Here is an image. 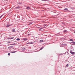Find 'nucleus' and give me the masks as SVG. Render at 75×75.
<instances>
[{
	"label": "nucleus",
	"mask_w": 75,
	"mask_h": 75,
	"mask_svg": "<svg viewBox=\"0 0 75 75\" xmlns=\"http://www.w3.org/2000/svg\"><path fill=\"white\" fill-rule=\"evenodd\" d=\"M12 25H10V24H8L6 26V27H11Z\"/></svg>",
	"instance_id": "obj_1"
},
{
	"label": "nucleus",
	"mask_w": 75,
	"mask_h": 75,
	"mask_svg": "<svg viewBox=\"0 0 75 75\" xmlns=\"http://www.w3.org/2000/svg\"><path fill=\"white\" fill-rule=\"evenodd\" d=\"M26 9V10H30V9H31V7L30 6H27Z\"/></svg>",
	"instance_id": "obj_2"
},
{
	"label": "nucleus",
	"mask_w": 75,
	"mask_h": 75,
	"mask_svg": "<svg viewBox=\"0 0 75 75\" xmlns=\"http://www.w3.org/2000/svg\"><path fill=\"white\" fill-rule=\"evenodd\" d=\"M34 44V42H29L27 43V44Z\"/></svg>",
	"instance_id": "obj_3"
},
{
	"label": "nucleus",
	"mask_w": 75,
	"mask_h": 75,
	"mask_svg": "<svg viewBox=\"0 0 75 75\" xmlns=\"http://www.w3.org/2000/svg\"><path fill=\"white\" fill-rule=\"evenodd\" d=\"M70 53H71V54H75V52H72L71 51L70 52Z\"/></svg>",
	"instance_id": "obj_4"
},
{
	"label": "nucleus",
	"mask_w": 75,
	"mask_h": 75,
	"mask_svg": "<svg viewBox=\"0 0 75 75\" xmlns=\"http://www.w3.org/2000/svg\"><path fill=\"white\" fill-rule=\"evenodd\" d=\"M71 43H72V45H75V42H71Z\"/></svg>",
	"instance_id": "obj_5"
},
{
	"label": "nucleus",
	"mask_w": 75,
	"mask_h": 75,
	"mask_svg": "<svg viewBox=\"0 0 75 75\" xmlns=\"http://www.w3.org/2000/svg\"><path fill=\"white\" fill-rule=\"evenodd\" d=\"M10 48H13V46H10L9 47H8V49H10Z\"/></svg>",
	"instance_id": "obj_6"
},
{
	"label": "nucleus",
	"mask_w": 75,
	"mask_h": 75,
	"mask_svg": "<svg viewBox=\"0 0 75 75\" xmlns=\"http://www.w3.org/2000/svg\"><path fill=\"white\" fill-rule=\"evenodd\" d=\"M27 40V38H23V40H24V41H26Z\"/></svg>",
	"instance_id": "obj_7"
},
{
	"label": "nucleus",
	"mask_w": 75,
	"mask_h": 75,
	"mask_svg": "<svg viewBox=\"0 0 75 75\" xmlns=\"http://www.w3.org/2000/svg\"><path fill=\"white\" fill-rule=\"evenodd\" d=\"M12 32H16V30H15V29H13L12 30Z\"/></svg>",
	"instance_id": "obj_8"
},
{
	"label": "nucleus",
	"mask_w": 75,
	"mask_h": 75,
	"mask_svg": "<svg viewBox=\"0 0 75 75\" xmlns=\"http://www.w3.org/2000/svg\"><path fill=\"white\" fill-rule=\"evenodd\" d=\"M20 40V38H18L16 39L17 41H19V40Z\"/></svg>",
	"instance_id": "obj_9"
},
{
	"label": "nucleus",
	"mask_w": 75,
	"mask_h": 75,
	"mask_svg": "<svg viewBox=\"0 0 75 75\" xmlns=\"http://www.w3.org/2000/svg\"><path fill=\"white\" fill-rule=\"evenodd\" d=\"M20 8V6H18L16 7V9Z\"/></svg>",
	"instance_id": "obj_10"
},
{
	"label": "nucleus",
	"mask_w": 75,
	"mask_h": 75,
	"mask_svg": "<svg viewBox=\"0 0 75 75\" xmlns=\"http://www.w3.org/2000/svg\"><path fill=\"white\" fill-rule=\"evenodd\" d=\"M64 10H66V11H68V9L67 8H65L64 9Z\"/></svg>",
	"instance_id": "obj_11"
},
{
	"label": "nucleus",
	"mask_w": 75,
	"mask_h": 75,
	"mask_svg": "<svg viewBox=\"0 0 75 75\" xmlns=\"http://www.w3.org/2000/svg\"><path fill=\"white\" fill-rule=\"evenodd\" d=\"M67 30H65L64 31V33H67Z\"/></svg>",
	"instance_id": "obj_12"
},
{
	"label": "nucleus",
	"mask_w": 75,
	"mask_h": 75,
	"mask_svg": "<svg viewBox=\"0 0 75 75\" xmlns=\"http://www.w3.org/2000/svg\"><path fill=\"white\" fill-rule=\"evenodd\" d=\"M40 42H43V40H41L40 41Z\"/></svg>",
	"instance_id": "obj_13"
},
{
	"label": "nucleus",
	"mask_w": 75,
	"mask_h": 75,
	"mask_svg": "<svg viewBox=\"0 0 75 75\" xmlns=\"http://www.w3.org/2000/svg\"><path fill=\"white\" fill-rule=\"evenodd\" d=\"M16 52L17 51L12 52V53H15V52Z\"/></svg>",
	"instance_id": "obj_14"
},
{
	"label": "nucleus",
	"mask_w": 75,
	"mask_h": 75,
	"mask_svg": "<svg viewBox=\"0 0 75 75\" xmlns=\"http://www.w3.org/2000/svg\"><path fill=\"white\" fill-rule=\"evenodd\" d=\"M69 65L68 64H67V65L66 66V67H68Z\"/></svg>",
	"instance_id": "obj_15"
},
{
	"label": "nucleus",
	"mask_w": 75,
	"mask_h": 75,
	"mask_svg": "<svg viewBox=\"0 0 75 75\" xmlns=\"http://www.w3.org/2000/svg\"><path fill=\"white\" fill-rule=\"evenodd\" d=\"M43 48H44V47H42L40 49V50H42V49H43Z\"/></svg>",
	"instance_id": "obj_16"
},
{
	"label": "nucleus",
	"mask_w": 75,
	"mask_h": 75,
	"mask_svg": "<svg viewBox=\"0 0 75 75\" xmlns=\"http://www.w3.org/2000/svg\"><path fill=\"white\" fill-rule=\"evenodd\" d=\"M70 41H73V40H72V39H70Z\"/></svg>",
	"instance_id": "obj_17"
},
{
	"label": "nucleus",
	"mask_w": 75,
	"mask_h": 75,
	"mask_svg": "<svg viewBox=\"0 0 75 75\" xmlns=\"http://www.w3.org/2000/svg\"><path fill=\"white\" fill-rule=\"evenodd\" d=\"M23 49L25 51V48H23Z\"/></svg>",
	"instance_id": "obj_18"
},
{
	"label": "nucleus",
	"mask_w": 75,
	"mask_h": 75,
	"mask_svg": "<svg viewBox=\"0 0 75 75\" xmlns=\"http://www.w3.org/2000/svg\"><path fill=\"white\" fill-rule=\"evenodd\" d=\"M13 38H11L10 39H13Z\"/></svg>",
	"instance_id": "obj_19"
},
{
	"label": "nucleus",
	"mask_w": 75,
	"mask_h": 75,
	"mask_svg": "<svg viewBox=\"0 0 75 75\" xmlns=\"http://www.w3.org/2000/svg\"><path fill=\"white\" fill-rule=\"evenodd\" d=\"M32 23L33 22H31L29 24V25H30V24H32Z\"/></svg>",
	"instance_id": "obj_20"
},
{
	"label": "nucleus",
	"mask_w": 75,
	"mask_h": 75,
	"mask_svg": "<svg viewBox=\"0 0 75 75\" xmlns=\"http://www.w3.org/2000/svg\"><path fill=\"white\" fill-rule=\"evenodd\" d=\"M8 55H10V53H8Z\"/></svg>",
	"instance_id": "obj_21"
},
{
	"label": "nucleus",
	"mask_w": 75,
	"mask_h": 75,
	"mask_svg": "<svg viewBox=\"0 0 75 75\" xmlns=\"http://www.w3.org/2000/svg\"><path fill=\"white\" fill-rule=\"evenodd\" d=\"M7 39H8V40L10 39V38H7Z\"/></svg>",
	"instance_id": "obj_22"
},
{
	"label": "nucleus",
	"mask_w": 75,
	"mask_h": 75,
	"mask_svg": "<svg viewBox=\"0 0 75 75\" xmlns=\"http://www.w3.org/2000/svg\"><path fill=\"white\" fill-rule=\"evenodd\" d=\"M41 29H42V28H40L39 29V31H41Z\"/></svg>",
	"instance_id": "obj_23"
},
{
	"label": "nucleus",
	"mask_w": 75,
	"mask_h": 75,
	"mask_svg": "<svg viewBox=\"0 0 75 75\" xmlns=\"http://www.w3.org/2000/svg\"><path fill=\"white\" fill-rule=\"evenodd\" d=\"M2 17V16H1L0 17V19Z\"/></svg>",
	"instance_id": "obj_24"
},
{
	"label": "nucleus",
	"mask_w": 75,
	"mask_h": 75,
	"mask_svg": "<svg viewBox=\"0 0 75 75\" xmlns=\"http://www.w3.org/2000/svg\"><path fill=\"white\" fill-rule=\"evenodd\" d=\"M44 27L46 26V25H44Z\"/></svg>",
	"instance_id": "obj_25"
},
{
	"label": "nucleus",
	"mask_w": 75,
	"mask_h": 75,
	"mask_svg": "<svg viewBox=\"0 0 75 75\" xmlns=\"http://www.w3.org/2000/svg\"><path fill=\"white\" fill-rule=\"evenodd\" d=\"M8 43H10V42H8Z\"/></svg>",
	"instance_id": "obj_26"
},
{
	"label": "nucleus",
	"mask_w": 75,
	"mask_h": 75,
	"mask_svg": "<svg viewBox=\"0 0 75 75\" xmlns=\"http://www.w3.org/2000/svg\"><path fill=\"white\" fill-rule=\"evenodd\" d=\"M11 52V53H12V52Z\"/></svg>",
	"instance_id": "obj_27"
},
{
	"label": "nucleus",
	"mask_w": 75,
	"mask_h": 75,
	"mask_svg": "<svg viewBox=\"0 0 75 75\" xmlns=\"http://www.w3.org/2000/svg\"><path fill=\"white\" fill-rule=\"evenodd\" d=\"M12 45V44H10V45Z\"/></svg>",
	"instance_id": "obj_28"
},
{
	"label": "nucleus",
	"mask_w": 75,
	"mask_h": 75,
	"mask_svg": "<svg viewBox=\"0 0 75 75\" xmlns=\"http://www.w3.org/2000/svg\"><path fill=\"white\" fill-rule=\"evenodd\" d=\"M74 33H75V31H74Z\"/></svg>",
	"instance_id": "obj_29"
},
{
	"label": "nucleus",
	"mask_w": 75,
	"mask_h": 75,
	"mask_svg": "<svg viewBox=\"0 0 75 75\" xmlns=\"http://www.w3.org/2000/svg\"><path fill=\"white\" fill-rule=\"evenodd\" d=\"M28 35H30V34H28Z\"/></svg>",
	"instance_id": "obj_30"
},
{
	"label": "nucleus",
	"mask_w": 75,
	"mask_h": 75,
	"mask_svg": "<svg viewBox=\"0 0 75 75\" xmlns=\"http://www.w3.org/2000/svg\"><path fill=\"white\" fill-rule=\"evenodd\" d=\"M12 45H13L14 44H12Z\"/></svg>",
	"instance_id": "obj_31"
},
{
	"label": "nucleus",
	"mask_w": 75,
	"mask_h": 75,
	"mask_svg": "<svg viewBox=\"0 0 75 75\" xmlns=\"http://www.w3.org/2000/svg\"><path fill=\"white\" fill-rule=\"evenodd\" d=\"M0 44H1V43H0Z\"/></svg>",
	"instance_id": "obj_32"
}]
</instances>
